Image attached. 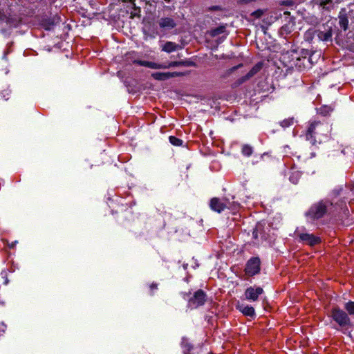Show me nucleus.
<instances>
[{
	"label": "nucleus",
	"instance_id": "6e6552de",
	"mask_svg": "<svg viewBox=\"0 0 354 354\" xmlns=\"http://www.w3.org/2000/svg\"><path fill=\"white\" fill-rule=\"evenodd\" d=\"M186 75L183 72H156L151 74V77L158 81H165L170 78L182 77Z\"/></svg>",
	"mask_w": 354,
	"mask_h": 354
},
{
	"label": "nucleus",
	"instance_id": "a211bd4d",
	"mask_svg": "<svg viewBox=\"0 0 354 354\" xmlns=\"http://www.w3.org/2000/svg\"><path fill=\"white\" fill-rule=\"evenodd\" d=\"M339 25L344 31L348 28V18L347 15L343 14L339 16Z\"/></svg>",
	"mask_w": 354,
	"mask_h": 354
},
{
	"label": "nucleus",
	"instance_id": "4be33fe9",
	"mask_svg": "<svg viewBox=\"0 0 354 354\" xmlns=\"http://www.w3.org/2000/svg\"><path fill=\"white\" fill-rule=\"evenodd\" d=\"M169 140L170 143L174 146H181L183 144V141L175 136H169Z\"/></svg>",
	"mask_w": 354,
	"mask_h": 354
},
{
	"label": "nucleus",
	"instance_id": "6ab92c4d",
	"mask_svg": "<svg viewBox=\"0 0 354 354\" xmlns=\"http://www.w3.org/2000/svg\"><path fill=\"white\" fill-rule=\"evenodd\" d=\"M344 309L349 315H354V301H349L344 304Z\"/></svg>",
	"mask_w": 354,
	"mask_h": 354
},
{
	"label": "nucleus",
	"instance_id": "412c9836",
	"mask_svg": "<svg viewBox=\"0 0 354 354\" xmlns=\"http://www.w3.org/2000/svg\"><path fill=\"white\" fill-rule=\"evenodd\" d=\"M262 231H263L262 225L261 224H257L252 232L253 239H257L259 238V233L260 234H261Z\"/></svg>",
	"mask_w": 354,
	"mask_h": 354
},
{
	"label": "nucleus",
	"instance_id": "c9c22d12",
	"mask_svg": "<svg viewBox=\"0 0 354 354\" xmlns=\"http://www.w3.org/2000/svg\"><path fill=\"white\" fill-rule=\"evenodd\" d=\"M14 245H15V243H12L11 244V245H10V248H13V247H14Z\"/></svg>",
	"mask_w": 354,
	"mask_h": 354
},
{
	"label": "nucleus",
	"instance_id": "dca6fc26",
	"mask_svg": "<svg viewBox=\"0 0 354 354\" xmlns=\"http://www.w3.org/2000/svg\"><path fill=\"white\" fill-rule=\"evenodd\" d=\"M194 64L192 62L188 61V60H181V61H174V62H169L167 64H166V69L169 68L171 67H176V66H194Z\"/></svg>",
	"mask_w": 354,
	"mask_h": 354
},
{
	"label": "nucleus",
	"instance_id": "bb28decb",
	"mask_svg": "<svg viewBox=\"0 0 354 354\" xmlns=\"http://www.w3.org/2000/svg\"><path fill=\"white\" fill-rule=\"evenodd\" d=\"M133 6V11L131 12V19H133L134 17H139V13L140 12V10L139 8H137L136 6Z\"/></svg>",
	"mask_w": 354,
	"mask_h": 354
},
{
	"label": "nucleus",
	"instance_id": "c85d7f7f",
	"mask_svg": "<svg viewBox=\"0 0 354 354\" xmlns=\"http://www.w3.org/2000/svg\"><path fill=\"white\" fill-rule=\"evenodd\" d=\"M183 347L185 348V351H184L185 354H189V351L192 348V346L189 345L188 343H183Z\"/></svg>",
	"mask_w": 354,
	"mask_h": 354
},
{
	"label": "nucleus",
	"instance_id": "cd10ccee",
	"mask_svg": "<svg viewBox=\"0 0 354 354\" xmlns=\"http://www.w3.org/2000/svg\"><path fill=\"white\" fill-rule=\"evenodd\" d=\"M263 10H257L252 13V16L254 17L255 18H260L263 15Z\"/></svg>",
	"mask_w": 354,
	"mask_h": 354
},
{
	"label": "nucleus",
	"instance_id": "393cba45",
	"mask_svg": "<svg viewBox=\"0 0 354 354\" xmlns=\"http://www.w3.org/2000/svg\"><path fill=\"white\" fill-rule=\"evenodd\" d=\"M294 123V119L293 118H288L285 119L283 121L281 122V125L283 127H288L291 125H292Z\"/></svg>",
	"mask_w": 354,
	"mask_h": 354
},
{
	"label": "nucleus",
	"instance_id": "7c9ffc66",
	"mask_svg": "<svg viewBox=\"0 0 354 354\" xmlns=\"http://www.w3.org/2000/svg\"><path fill=\"white\" fill-rule=\"evenodd\" d=\"M158 289V284L156 283H152L150 286L151 294H153V291Z\"/></svg>",
	"mask_w": 354,
	"mask_h": 354
},
{
	"label": "nucleus",
	"instance_id": "39448f33",
	"mask_svg": "<svg viewBox=\"0 0 354 354\" xmlns=\"http://www.w3.org/2000/svg\"><path fill=\"white\" fill-rule=\"evenodd\" d=\"M261 270V261L259 257H252L250 259L245 268V274L248 277H253L257 274Z\"/></svg>",
	"mask_w": 354,
	"mask_h": 354
},
{
	"label": "nucleus",
	"instance_id": "7ed1b4c3",
	"mask_svg": "<svg viewBox=\"0 0 354 354\" xmlns=\"http://www.w3.org/2000/svg\"><path fill=\"white\" fill-rule=\"evenodd\" d=\"M330 317L342 328L347 329L352 325L351 319L347 313L337 306H333L331 308Z\"/></svg>",
	"mask_w": 354,
	"mask_h": 354
},
{
	"label": "nucleus",
	"instance_id": "f704fd0d",
	"mask_svg": "<svg viewBox=\"0 0 354 354\" xmlns=\"http://www.w3.org/2000/svg\"><path fill=\"white\" fill-rule=\"evenodd\" d=\"M283 14L286 15H290V12L286 11V12H284Z\"/></svg>",
	"mask_w": 354,
	"mask_h": 354
},
{
	"label": "nucleus",
	"instance_id": "2eb2a0df",
	"mask_svg": "<svg viewBox=\"0 0 354 354\" xmlns=\"http://www.w3.org/2000/svg\"><path fill=\"white\" fill-rule=\"evenodd\" d=\"M182 47L174 42L167 41L164 45L162 46L161 49L167 53L174 52L178 49H181Z\"/></svg>",
	"mask_w": 354,
	"mask_h": 354
},
{
	"label": "nucleus",
	"instance_id": "72a5a7b5",
	"mask_svg": "<svg viewBox=\"0 0 354 354\" xmlns=\"http://www.w3.org/2000/svg\"><path fill=\"white\" fill-rule=\"evenodd\" d=\"M217 8H218V7L214 6V7H212V8H210L209 9H210V10H216V9H217Z\"/></svg>",
	"mask_w": 354,
	"mask_h": 354
},
{
	"label": "nucleus",
	"instance_id": "f3484780",
	"mask_svg": "<svg viewBox=\"0 0 354 354\" xmlns=\"http://www.w3.org/2000/svg\"><path fill=\"white\" fill-rule=\"evenodd\" d=\"M226 26V25H221L217 28L211 29L207 32V33L212 37H216L221 34H224L227 32Z\"/></svg>",
	"mask_w": 354,
	"mask_h": 354
},
{
	"label": "nucleus",
	"instance_id": "423d86ee",
	"mask_svg": "<svg viewBox=\"0 0 354 354\" xmlns=\"http://www.w3.org/2000/svg\"><path fill=\"white\" fill-rule=\"evenodd\" d=\"M209 206L212 210L218 213H221L225 209L232 208L230 202L227 199H221L216 197L211 199Z\"/></svg>",
	"mask_w": 354,
	"mask_h": 354
},
{
	"label": "nucleus",
	"instance_id": "0eeeda50",
	"mask_svg": "<svg viewBox=\"0 0 354 354\" xmlns=\"http://www.w3.org/2000/svg\"><path fill=\"white\" fill-rule=\"evenodd\" d=\"M297 234L299 236L300 241L311 247L321 243V239L313 234L297 232Z\"/></svg>",
	"mask_w": 354,
	"mask_h": 354
},
{
	"label": "nucleus",
	"instance_id": "aec40b11",
	"mask_svg": "<svg viewBox=\"0 0 354 354\" xmlns=\"http://www.w3.org/2000/svg\"><path fill=\"white\" fill-rule=\"evenodd\" d=\"M316 35L315 29H309L304 34V38L306 41H311Z\"/></svg>",
	"mask_w": 354,
	"mask_h": 354
},
{
	"label": "nucleus",
	"instance_id": "9d476101",
	"mask_svg": "<svg viewBox=\"0 0 354 354\" xmlns=\"http://www.w3.org/2000/svg\"><path fill=\"white\" fill-rule=\"evenodd\" d=\"M316 35L319 41L328 42L332 41V28L329 26H323L322 29L315 30Z\"/></svg>",
	"mask_w": 354,
	"mask_h": 354
},
{
	"label": "nucleus",
	"instance_id": "f03ea898",
	"mask_svg": "<svg viewBox=\"0 0 354 354\" xmlns=\"http://www.w3.org/2000/svg\"><path fill=\"white\" fill-rule=\"evenodd\" d=\"M333 204L328 200H322L313 204L306 215L313 220L322 218L327 213H330Z\"/></svg>",
	"mask_w": 354,
	"mask_h": 354
},
{
	"label": "nucleus",
	"instance_id": "c756f323",
	"mask_svg": "<svg viewBox=\"0 0 354 354\" xmlns=\"http://www.w3.org/2000/svg\"><path fill=\"white\" fill-rule=\"evenodd\" d=\"M230 206L232 208L230 209H232L233 211L237 210L239 208V205L235 203H230Z\"/></svg>",
	"mask_w": 354,
	"mask_h": 354
},
{
	"label": "nucleus",
	"instance_id": "1a4fd4ad",
	"mask_svg": "<svg viewBox=\"0 0 354 354\" xmlns=\"http://www.w3.org/2000/svg\"><path fill=\"white\" fill-rule=\"evenodd\" d=\"M263 293V290L261 287L248 288L244 293L246 299L255 301L258 300L259 296Z\"/></svg>",
	"mask_w": 354,
	"mask_h": 354
},
{
	"label": "nucleus",
	"instance_id": "20e7f679",
	"mask_svg": "<svg viewBox=\"0 0 354 354\" xmlns=\"http://www.w3.org/2000/svg\"><path fill=\"white\" fill-rule=\"evenodd\" d=\"M206 301L207 295L205 292L203 290L199 289L196 291L193 296L189 299L188 307L192 309L196 308L201 306L204 305Z\"/></svg>",
	"mask_w": 354,
	"mask_h": 354
},
{
	"label": "nucleus",
	"instance_id": "f257e3e1",
	"mask_svg": "<svg viewBox=\"0 0 354 354\" xmlns=\"http://www.w3.org/2000/svg\"><path fill=\"white\" fill-rule=\"evenodd\" d=\"M330 132L328 123L314 119L308 122L306 132V138L312 145L321 143L323 138H327Z\"/></svg>",
	"mask_w": 354,
	"mask_h": 354
},
{
	"label": "nucleus",
	"instance_id": "2f4dec72",
	"mask_svg": "<svg viewBox=\"0 0 354 354\" xmlns=\"http://www.w3.org/2000/svg\"><path fill=\"white\" fill-rule=\"evenodd\" d=\"M241 66H242V64H239V65H238V66H234V67H232V68H230V71H231V72H233V71H234L235 70H236L238 68L241 67Z\"/></svg>",
	"mask_w": 354,
	"mask_h": 354
},
{
	"label": "nucleus",
	"instance_id": "9b49d317",
	"mask_svg": "<svg viewBox=\"0 0 354 354\" xmlns=\"http://www.w3.org/2000/svg\"><path fill=\"white\" fill-rule=\"evenodd\" d=\"M159 27L163 30H171L176 27L175 19L171 17H161L158 19Z\"/></svg>",
	"mask_w": 354,
	"mask_h": 354
},
{
	"label": "nucleus",
	"instance_id": "5701e85b",
	"mask_svg": "<svg viewBox=\"0 0 354 354\" xmlns=\"http://www.w3.org/2000/svg\"><path fill=\"white\" fill-rule=\"evenodd\" d=\"M315 3L322 7L323 9H328L326 6L332 2V0H314Z\"/></svg>",
	"mask_w": 354,
	"mask_h": 354
},
{
	"label": "nucleus",
	"instance_id": "b1692460",
	"mask_svg": "<svg viewBox=\"0 0 354 354\" xmlns=\"http://www.w3.org/2000/svg\"><path fill=\"white\" fill-rule=\"evenodd\" d=\"M243 155H251L253 153V148L249 145H244L242 147Z\"/></svg>",
	"mask_w": 354,
	"mask_h": 354
},
{
	"label": "nucleus",
	"instance_id": "ddd939ff",
	"mask_svg": "<svg viewBox=\"0 0 354 354\" xmlns=\"http://www.w3.org/2000/svg\"><path fill=\"white\" fill-rule=\"evenodd\" d=\"M133 63L152 69H166V64H158L153 62L142 60H135L133 61Z\"/></svg>",
	"mask_w": 354,
	"mask_h": 354
},
{
	"label": "nucleus",
	"instance_id": "4468645a",
	"mask_svg": "<svg viewBox=\"0 0 354 354\" xmlns=\"http://www.w3.org/2000/svg\"><path fill=\"white\" fill-rule=\"evenodd\" d=\"M236 308L245 316L253 317L255 315L254 308L252 306L244 305L243 304H238L236 305Z\"/></svg>",
	"mask_w": 354,
	"mask_h": 354
},
{
	"label": "nucleus",
	"instance_id": "473e14b6",
	"mask_svg": "<svg viewBox=\"0 0 354 354\" xmlns=\"http://www.w3.org/2000/svg\"><path fill=\"white\" fill-rule=\"evenodd\" d=\"M285 4L287 6H292V5H293V1H287L285 2Z\"/></svg>",
	"mask_w": 354,
	"mask_h": 354
},
{
	"label": "nucleus",
	"instance_id": "f8f14e48",
	"mask_svg": "<svg viewBox=\"0 0 354 354\" xmlns=\"http://www.w3.org/2000/svg\"><path fill=\"white\" fill-rule=\"evenodd\" d=\"M263 64L261 62L256 64L245 76H243L237 80L238 84H241L252 78L254 75H256L261 70Z\"/></svg>",
	"mask_w": 354,
	"mask_h": 354
},
{
	"label": "nucleus",
	"instance_id": "e433bc0d",
	"mask_svg": "<svg viewBox=\"0 0 354 354\" xmlns=\"http://www.w3.org/2000/svg\"><path fill=\"white\" fill-rule=\"evenodd\" d=\"M165 1H167V2H171V1H172L173 0H165Z\"/></svg>",
	"mask_w": 354,
	"mask_h": 354
},
{
	"label": "nucleus",
	"instance_id": "a878e982",
	"mask_svg": "<svg viewBox=\"0 0 354 354\" xmlns=\"http://www.w3.org/2000/svg\"><path fill=\"white\" fill-rule=\"evenodd\" d=\"M333 111L330 106H324L320 108L319 113L324 115L329 114Z\"/></svg>",
	"mask_w": 354,
	"mask_h": 354
}]
</instances>
